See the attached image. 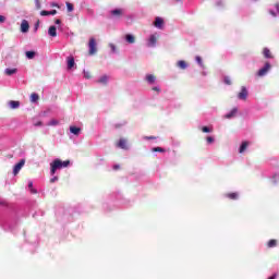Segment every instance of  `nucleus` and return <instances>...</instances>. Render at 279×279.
Instances as JSON below:
<instances>
[{"instance_id":"1","label":"nucleus","mask_w":279,"mask_h":279,"mask_svg":"<svg viewBox=\"0 0 279 279\" xmlns=\"http://www.w3.org/2000/svg\"><path fill=\"white\" fill-rule=\"evenodd\" d=\"M71 165V160L62 161V159H54L50 163V175H56V171H59L60 169H66Z\"/></svg>"},{"instance_id":"2","label":"nucleus","mask_w":279,"mask_h":279,"mask_svg":"<svg viewBox=\"0 0 279 279\" xmlns=\"http://www.w3.org/2000/svg\"><path fill=\"white\" fill-rule=\"evenodd\" d=\"M88 53L89 56H95V53H97V40L95 39V37L89 38Z\"/></svg>"},{"instance_id":"3","label":"nucleus","mask_w":279,"mask_h":279,"mask_svg":"<svg viewBox=\"0 0 279 279\" xmlns=\"http://www.w3.org/2000/svg\"><path fill=\"white\" fill-rule=\"evenodd\" d=\"M125 15V9H113L110 11V16L112 19H121Z\"/></svg>"},{"instance_id":"4","label":"nucleus","mask_w":279,"mask_h":279,"mask_svg":"<svg viewBox=\"0 0 279 279\" xmlns=\"http://www.w3.org/2000/svg\"><path fill=\"white\" fill-rule=\"evenodd\" d=\"M270 69H271V63L266 62L265 65L258 70L257 75L259 77H265V75H267V73H269Z\"/></svg>"},{"instance_id":"5","label":"nucleus","mask_w":279,"mask_h":279,"mask_svg":"<svg viewBox=\"0 0 279 279\" xmlns=\"http://www.w3.org/2000/svg\"><path fill=\"white\" fill-rule=\"evenodd\" d=\"M25 167V159H21L13 168V175H19L21 169Z\"/></svg>"},{"instance_id":"6","label":"nucleus","mask_w":279,"mask_h":279,"mask_svg":"<svg viewBox=\"0 0 279 279\" xmlns=\"http://www.w3.org/2000/svg\"><path fill=\"white\" fill-rule=\"evenodd\" d=\"M247 87L242 86L241 92L238 94V99H240L241 101H245V99H247Z\"/></svg>"},{"instance_id":"7","label":"nucleus","mask_w":279,"mask_h":279,"mask_svg":"<svg viewBox=\"0 0 279 279\" xmlns=\"http://www.w3.org/2000/svg\"><path fill=\"white\" fill-rule=\"evenodd\" d=\"M154 26L157 29H162V27H165V20L162 17H160V16H157L155 19Z\"/></svg>"},{"instance_id":"8","label":"nucleus","mask_w":279,"mask_h":279,"mask_svg":"<svg viewBox=\"0 0 279 279\" xmlns=\"http://www.w3.org/2000/svg\"><path fill=\"white\" fill-rule=\"evenodd\" d=\"M108 82H110V76L106 74L97 80V84H101V86H108Z\"/></svg>"},{"instance_id":"9","label":"nucleus","mask_w":279,"mask_h":279,"mask_svg":"<svg viewBox=\"0 0 279 279\" xmlns=\"http://www.w3.org/2000/svg\"><path fill=\"white\" fill-rule=\"evenodd\" d=\"M156 43H158V38L156 37V35H150L147 41V47L154 48L156 47Z\"/></svg>"},{"instance_id":"10","label":"nucleus","mask_w":279,"mask_h":279,"mask_svg":"<svg viewBox=\"0 0 279 279\" xmlns=\"http://www.w3.org/2000/svg\"><path fill=\"white\" fill-rule=\"evenodd\" d=\"M118 147L120 149H124L125 151H128V149H130V147H128V140L120 138L119 142H118Z\"/></svg>"},{"instance_id":"11","label":"nucleus","mask_w":279,"mask_h":279,"mask_svg":"<svg viewBox=\"0 0 279 279\" xmlns=\"http://www.w3.org/2000/svg\"><path fill=\"white\" fill-rule=\"evenodd\" d=\"M21 32L23 34H27V32H29V22H27V20H24L21 24Z\"/></svg>"},{"instance_id":"12","label":"nucleus","mask_w":279,"mask_h":279,"mask_svg":"<svg viewBox=\"0 0 279 279\" xmlns=\"http://www.w3.org/2000/svg\"><path fill=\"white\" fill-rule=\"evenodd\" d=\"M239 112V109L234 107L230 112L225 114V119H234L236 117V113Z\"/></svg>"},{"instance_id":"13","label":"nucleus","mask_w":279,"mask_h":279,"mask_svg":"<svg viewBox=\"0 0 279 279\" xmlns=\"http://www.w3.org/2000/svg\"><path fill=\"white\" fill-rule=\"evenodd\" d=\"M71 134H73L74 136H80V134H82V128L72 125Z\"/></svg>"},{"instance_id":"14","label":"nucleus","mask_w":279,"mask_h":279,"mask_svg":"<svg viewBox=\"0 0 279 279\" xmlns=\"http://www.w3.org/2000/svg\"><path fill=\"white\" fill-rule=\"evenodd\" d=\"M124 40L126 43H129V45H134V43H136V39L134 38V35H132V34H126L124 36Z\"/></svg>"},{"instance_id":"15","label":"nucleus","mask_w":279,"mask_h":279,"mask_svg":"<svg viewBox=\"0 0 279 279\" xmlns=\"http://www.w3.org/2000/svg\"><path fill=\"white\" fill-rule=\"evenodd\" d=\"M48 34L52 38H56V36H58V28H56V26H50L48 29Z\"/></svg>"},{"instance_id":"16","label":"nucleus","mask_w":279,"mask_h":279,"mask_svg":"<svg viewBox=\"0 0 279 279\" xmlns=\"http://www.w3.org/2000/svg\"><path fill=\"white\" fill-rule=\"evenodd\" d=\"M9 106L12 110H16V108L21 107V102L19 100H11L9 101Z\"/></svg>"},{"instance_id":"17","label":"nucleus","mask_w":279,"mask_h":279,"mask_svg":"<svg viewBox=\"0 0 279 279\" xmlns=\"http://www.w3.org/2000/svg\"><path fill=\"white\" fill-rule=\"evenodd\" d=\"M177 66L184 71V69H189V63H186V61H184V60H180L177 62Z\"/></svg>"},{"instance_id":"18","label":"nucleus","mask_w":279,"mask_h":279,"mask_svg":"<svg viewBox=\"0 0 279 279\" xmlns=\"http://www.w3.org/2000/svg\"><path fill=\"white\" fill-rule=\"evenodd\" d=\"M248 145H250V142H242V144L240 145V148H239V153L243 154L245 151V149H247Z\"/></svg>"},{"instance_id":"19","label":"nucleus","mask_w":279,"mask_h":279,"mask_svg":"<svg viewBox=\"0 0 279 279\" xmlns=\"http://www.w3.org/2000/svg\"><path fill=\"white\" fill-rule=\"evenodd\" d=\"M146 82H148V84H155L156 83V76L154 74L146 75Z\"/></svg>"},{"instance_id":"20","label":"nucleus","mask_w":279,"mask_h":279,"mask_svg":"<svg viewBox=\"0 0 279 279\" xmlns=\"http://www.w3.org/2000/svg\"><path fill=\"white\" fill-rule=\"evenodd\" d=\"M28 189H29V192L33 194V195H36L38 193V190L37 189H34V182L29 181L28 183Z\"/></svg>"},{"instance_id":"21","label":"nucleus","mask_w":279,"mask_h":279,"mask_svg":"<svg viewBox=\"0 0 279 279\" xmlns=\"http://www.w3.org/2000/svg\"><path fill=\"white\" fill-rule=\"evenodd\" d=\"M38 99H40V96H38V94H36V93L31 94L32 104H36V101H38Z\"/></svg>"},{"instance_id":"22","label":"nucleus","mask_w":279,"mask_h":279,"mask_svg":"<svg viewBox=\"0 0 279 279\" xmlns=\"http://www.w3.org/2000/svg\"><path fill=\"white\" fill-rule=\"evenodd\" d=\"M263 53L266 59H271V51L269 50V48H264Z\"/></svg>"},{"instance_id":"23","label":"nucleus","mask_w":279,"mask_h":279,"mask_svg":"<svg viewBox=\"0 0 279 279\" xmlns=\"http://www.w3.org/2000/svg\"><path fill=\"white\" fill-rule=\"evenodd\" d=\"M35 57H36L35 51H26V58H28V60H34Z\"/></svg>"},{"instance_id":"24","label":"nucleus","mask_w":279,"mask_h":279,"mask_svg":"<svg viewBox=\"0 0 279 279\" xmlns=\"http://www.w3.org/2000/svg\"><path fill=\"white\" fill-rule=\"evenodd\" d=\"M17 72V70L14 69H5L4 73L5 75H14Z\"/></svg>"},{"instance_id":"25","label":"nucleus","mask_w":279,"mask_h":279,"mask_svg":"<svg viewBox=\"0 0 279 279\" xmlns=\"http://www.w3.org/2000/svg\"><path fill=\"white\" fill-rule=\"evenodd\" d=\"M195 60H196L197 64L201 66V69H205L204 61H202V57L196 56Z\"/></svg>"},{"instance_id":"26","label":"nucleus","mask_w":279,"mask_h":279,"mask_svg":"<svg viewBox=\"0 0 279 279\" xmlns=\"http://www.w3.org/2000/svg\"><path fill=\"white\" fill-rule=\"evenodd\" d=\"M227 197H229V199H239V193L234 192L227 194Z\"/></svg>"},{"instance_id":"27","label":"nucleus","mask_w":279,"mask_h":279,"mask_svg":"<svg viewBox=\"0 0 279 279\" xmlns=\"http://www.w3.org/2000/svg\"><path fill=\"white\" fill-rule=\"evenodd\" d=\"M202 132H204L205 134H210V132H213V129H210V126H203Z\"/></svg>"},{"instance_id":"28","label":"nucleus","mask_w":279,"mask_h":279,"mask_svg":"<svg viewBox=\"0 0 279 279\" xmlns=\"http://www.w3.org/2000/svg\"><path fill=\"white\" fill-rule=\"evenodd\" d=\"M223 82H225V84H227V86H231L232 85V81L230 80V76H225L223 77Z\"/></svg>"},{"instance_id":"29","label":"nucleus","mask_w":279,"mask_h":279,"mask_svg":"<svg viewBox=\"0 0 279 279\" xmlns=\"http://www.w3.org/2000/svg\"><path fill=\"white\" fill-rule=\"evenodd\" d=\"M151 151H159L160 154H165V148H162V147H154L153 149H151Z\"/></svg>"},{"instance_id":"30","label":"nucleus","mask_w":279,"mask_h":279,"mask_svg":"<svg viewBox=\"0 0 279 279\" xmlns=\"http://www.w3.org/2000/svg\"><path fill=\"white\" fill-rule=\"evenodd\" d=\"M71 69H77V65L75 64V58L71 57Z\"/></svg>"},{"instance_id":"31","label":"nucleus","mask_w":279,"mask_h":279,"mask_svg":"<svg viewBox=\"0 0 279 279\" xmlns=\"http://www.w3.org/2000/svg\"><path fill=\"white\" fill-rule=\"evenodd\" d=\"M276 245H277V241L276 240H270L268 242V247H276Z\"/></svg>"},{"instance_id":"32","label":"nucleus","mask_w":279,"mask_h":279,"mask_svg":"<svg viewBox=\"0 0 279 279\" xmlns=\"http://www.w3.org/2000/svg\"><path fill=\"white\" fill-rule=\"evenodd\" d=\"M112 53H117V46L114 44H109Z\"/></svg>"},{"instance_id":"33","label":"nucleus","mask_w":279,"mask_h":279,"mask_svg":"<svg viewBox=\"0 0 279 279\" xmlns=\"http://www.w3.org/2000/svg\"><path fill=\"white\" fill-rule=\"evenodd\" d=\"M83 74H84L85 80H90V72L84 70Z\"/></svg>"},{"instance_id":"34","label":"nucleus","mask_w":279,"mask_h":279,"mask_svg":"<svg viewBox=\"0 0 279 279\" xmlns=\"http://www.w3.org/2000/svg\"><path fill=\"white\" fill-rule=\"evenodd\" d=\"M40 16H51V13H50V11H41L40 12Z\"/></svg>"},{"instance_id":"35","label":"nucleus","mask_w":279,"mask_h":279,"mask_svg":"<svg viewBox=\"0 0 279 279\" xmlns=\"http://www.w3.org/2000/svg\"><path fill=\"white\" fill-rule=\"evenodd\" d=\"M278 180H279V174H275L272 177V184H278Z\"/></svg>"},{"instance_id":"36","label":"nucleus","mask_w":279,"mask_h":279,"mask_svg":"<svg viewBox=\"0 0 279 279\" xmlns=\"http://www.w3.org/2000/svg\"><path fill=\"white\" fill-rule=\"evenodd\" d=\"M35 5H36L37 10H40L43 8L40 4V0H35Z\"/></svg>"},{"instance_id":"37","label":"nucleus","mask_w":279,"mask_h":279,"mask_svg":"<svg viewBox=\"0 0 279 279\" xmlns=\"http://www.w3.org/2000/svg\"><path fill=\"white\" fill-rule=\"evenodd\" d=\"M216 5H217V8H223V2H222V0H217V1H216Z\"/></svg>"},{"instance_id":"38","label":"nucleus","mask_w":279,"mask_h":279,"mask_svg":"<svg viewBox=\"0 0 279 279\" xmlns=\"http://www.w3.org/2000/svg\"><path fill=\"white\" fill-rule=\"evenodd\" d=\"M145 141H156V136H145Z\"/></svg>"},{"instance_id":"39","label":"nucleus","mask_w":279,"mask_h":279,"mask_svg":"<svg viewBox=\"0 0 279 279\" xmlns=\"http://www.w3.org/2000/svg\"><path fill=\"white\" fill-rule=\"evenodd\" d=\"M207 143H215V137H213V136H208L207 137Z\"/></svg>"},{"instance_id":"40","label":"nucleus","mask_w":279,"mask_h":279,"mask_svg":"<svg viewBox=\"0 0 279 279\" xmlns=\"http://www.w3.org/2000/svg\"><path fill=\"white\" fill-rule=\"evenodd\" d=\"M68 69L71 70V57L66 58Z\"/></svg>"},{"instance_id":"41","label":"nucleus","mask_w":279,"mask_h":279,"mask_svg":"<svg viewBox=\"0 0 279 279\" xmlns=\"http://www.w3.org/2000/svg\"><path fill=\"white\" fill-rule=\"evenodd\" d=\"M48 125H58V121L57 120H51Z\"/></svg>"},{"instance_id":"42","label":"nucleus","mask_w":279,"mask_h":279,"mask_svg":"<svg viewBox=\"0 0 279 279\" xmlns=\"http://www.w3.org/2000/svg\"><path fill=\"white\" fill-rule=\"evenodd\" d=\"M269 14L274 17L278 16V14L276 13V11L274 10H269Z\"/></svg>"},{"instance_id":"43","label":"nucleus","mask_w":279,"mask_h":279,"mask_svg":"<svg viewBox=\"0 0 279 279\" xmlns=\"http://www.w3.org/2000/svg\"><path fill=\"white\" fill-rule=\"evenodd\" d=\"M38 27H40V21H37V23L35 24V32H38Z\"/></svg>"},{"instance_id":"44","label":"nucleus","mask_w":279,"mask_h":279,"mask_svg":"<svg viewBox=\"0 0 279 279\" xmlns=\"http://www.w3.org/2000/svg\"><path fill=\"white\" fill-rule=\"evenodd\" d=\"M56 14H58V11H57V10H51V11H50V15H51V16H56Z\"/></svg>"},{"instance_id":"45","label":"nucleus","mask_w":279,"mask_h":279,"mask_svg":"<svg viewBox=\"0 0 279 279\" xmlns=\"http://www.w3.org/2000/svg\"><path fill=\"white\" fill-rule=\"evenodd\" d=\"M0 23H5V16L0 15Z\"/></svg>"},{"instance_id":"46","label":"nucleus","mask_w":279,"mask_h":279,"mask_svg":"<svg viewBox=\"0 0 279 279\" xmlns=\"http://www.w3.org/2000/svg\"><path fill=\"white\" fill-rule=\"evenodd\" d=\"M153 90H155L156 93H160V87L155 86V87H153Z\"/></svg>"},{"instance_id":"47","label":"nucleus","mask_w":279,"mask_h":279,"mask_svg":"<svg viewBox=\"0 0 279 279\" xmlns=\"http://www.w3.org/2000/svg\"><path fill=\"white\" fill-rule=\"evenodd\" d=\"M128 122H124L123 124H116L114 128L119 129V128H123V125H125Z\"/></svg>"},{"instance_id":"48","label":"nucleus","mask_w":279,"mask_h":279,"mask_svg":"<svg viewBox=\"0 0 279 279\" xmlns=\"http://www.w3.org/2000/svg\"><path fill=\"white\" fill-rule=\"evenodd\" d=\"M68 12H71V2H66Z\"/></svg>"},{"instance_id":"49","label":"nucleus","mask_w":279,"mask_h":279,"mask_svg":"<svg viewBox=\"0 0 279 279\" xmlns=\"http://www.w3.org/2000/svg\"><path fill=\"white\" fill-rule=\"evenodd\" d=\"M56 181H58V177L50 179L51 184H53V182H56Z\"/></svg>"},{"instance_id":"50","label":"nucleus","mask_w":279,"mask_h":279,"mask_svg":"<svg viewBox=\"0 0 279 279\" xmlns=\"http://www.w3.org/2000/svg\"><path fill=\"white\" fill-rule=\"evenodd\" d=\"M120 168H121V166L114 165V166H113V171H117V170L120 169Z\"/></svg>"},{"instance_id":"51","label":"nucleus","mask_w":279,"mask_h":279,"mask_svg":"<svg viewBox=\"0 0 279 279\" xmlns=\"http://www.w3.org/2000/svg\"><path fill=\"white\" fill-rule=\"evenodd\" d=\"M275 8H276V10H277V12L279 14V3L275 4Z\"/></svg>"},{"instance_id":"52","label":"nucleus","mask_w":279,"mask_h":279,"mask_svg":"<svg viewBox=\"0 0 279 279\" xmlns=\"http://www.w3.org/2000/svg\"><path fill=\"white\" fill-rule=\"evenodd\" d=\"M56 25H60L61 21L60 20H56Z\"/></svg>"},{"instance_id":"53","label":"nucleus","mask_w":279,"mask_h":279,"mask_svg":"<svg viewBox=\"0 0 279 279\" xmlns=\"http://www.w3.org/2000/svg\"><path fill=\"white\" fill-rule=\"evenodd\" d=\"M35 125H43V122L39 121Z\"/></svg>"},{"instance_id":"54","label":"nucleus","mask_w":279,"mask_h":279,"mask_svg":"<svg viewBox=\"0 0 279 279\" xmlns=\"http://www.w3.org/2000/svg\"><path fill=\"white\" fill-rule=\"evenodd\" d=\"M52 8H58V4H52Z\"/></svg>"},{"instance_id":"55","label":"nucleus","mask_w":279,"mask_h":279,"mask_svg":"<svg viewBox=\"0 0 279 279\" xmlns=\"http://www.w3.org/2000/svg\"><path fill=\"white\" fill-rule=\"evenodd\" d=\"M202 75L206 76V72H202Z\"/></svg>"},{"instance_id":"56","label":"nucleus","mask_w":279,"mask_h":279,"mask_svg":"<svg viewBox=\"0 0 279 279\" xmlns=\"http://www.w3.org/2000/svg\"><path fill=\"white\" fill-rule=\"evenodd\" d=\"M178 3L182 2V0H175Z\"/></svg>"},{"instance_id":"57","label":"nucleus","mask_w":279,"mask_h":279,"mask_svg":"<svg viewBox=\"0 0 279 279\" xmlns=\"http://www.w3.org/2000/svg\"><path fill=\"white\" fill-rule=\"evenodd\" d=\"M71 12H73V4L71 5Z\"/></svg>"},{"instance_id":"58","label":"nucleus","mask_w":279,"mask_h":279,"mask_svg":"<svg viewBox=\"0 0 279 279\" xmlns=\"http://www.w3.org/2000/svg\"><path fill=\"white\" fill-rule=\"evenodd\" d=\"M74 213H80L77 209H74Z\"/></svg>"}]
</instances>
